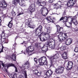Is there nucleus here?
Here are the masks:
<instances>
[{
  "label": "nucleus",
  "instance_id": "1",
  "mask_svg": "<svg viewBox=\"0 0 78 78\" xmlns=\"http://www.w3.org/2000/svg\"><path fill=\"white\" fill-rule=\"evenodd\" d=\"M38 37H39L40 40L41 42H45L47 40H49L51 39V36L48 33H46L44 32H43L39 35H38Z\"/></svg>",
  "mask_w": 78,
  "mask_h": 78
},
{
  "label": "nucleus",
  "instance_id": "2",
  "mask_svg": "<svg viewBox=\"0 0 78 78\" xmlns=\"http://www.w3.org/2000/svg\"><path fill=\"white\" fill-rule=\"evenodd\" d=\"M58 56H59V53H57L53 56L48 57V58L50 60V67H54V65L56 63V62L57 61L56 59L58 58Z\"/></svg>",
  "mask_w": 78,
  "mask_h": 78
},
{
  "label": "nucleus",
  "instance_id": "3",
  "mask_svg": "<svg viewBox=\"0 0 78 78\" xmlns=\"http://www.w3.org/2000/svg\"><path fill=\"white\" fill-rule=\"evenodd\" d=\"M67 38V33H60L58 36V40L60 42H62Z\"/></svg>",
  "mask_w": 78,
  "mask_h": 78
},
{
  "label": "nucleus",
  "instance_id": "4",
  "mask_svg": "<svg viewBox=\"0 0 78 78\" xmlns=\"http://www.w3.org/2000/svg\"><path fill=\"white\" fill-rule=\"evenodd\" d=\"M53 41V39L51 38L50 40L47 42V45L48 46L49 48H51V49H54L55 45H56V41Z\"/></svg>",
  "mask_w": 78,
  "mask_h": 78
},
{
  "label": "nucleus",
  "instance_id": "5",
  "mask_svg": "<svg viewBox=\"0 0 78 78\" xmlns=\"http://www.w3.org/2000/svg\"><path fill=\"white\" fill-rule=\"evenodd\" d=\"M48 46L46 44V45L44 46L42 48L41 47V46H40L38 48V51L39 53H46V51L48 50Z\"/></svg>",
  "mask_w": 78,
  "mask_h": 78
},
{
  "label": "nucleus",
  "instance_id": "6",
  "mask_svg": "<svg viewBox=\"0 0 78 78\" xmlns=\"http://www.w3.org/2000/svg\"><path fill=\"white\" fill-rule=\"evenodd\" d=\"M77 0H69L67 2L66 5H67L68 7L70 8L72 7V6L75 5L76 2Z\"/></svg>",
  "mask_w": 78,
  "mask_h": 78
},
{
  "label": "nucleus",
  "instance_id": "7",
  "mask_svg": "<svg viewBox=\"0 0 78 78\" xmlns=\"http://www.w3.org/2000/svg\"><path fill=\"white\" fill-rule=\"evenodd\" d=\"M64 68L62 66H59L58 67L55 69V72L58 74H61L64 72Z\"/></svg>",
  "mask_w": 78,
  "mask_h": 78
},
{
  "label": "nucleus",
  "instance_id": "8",
  "mask_svg": "<svg viewBox=\"0 0 78 78\" xmlns=\"http://www.w3.org/2000/svg\"><path fill=\"white\" fill-rule=\"evenodd\" d=\"M18 3H19V5L23 6V3L22 2V0H13L12 1V4L15 6H17Z\"/></svg>",
  "mask_w": 78,
  "mask_h": 78
},
{
  "label": "nucleus",
  "instance_id": "9",
  "mask_svg": "<svg viewBox=\"0 0 78 78\" xmlns=\"http://www.w3.org/2000/svg\"><path fill=\"white\" fill-rule=\"evenodd\" d=\"M22 66L23 67L24 69H22V70L23 71V72H23V70L24 69H29L30 68V63L29 62H28V61H27V62H25L22 64Z\"/></svg>",
  "mask_w": 78,
  "mask_h": 78
},
{
  "label": "nucleus",
  "instance_id": "10",
  "mask_svg": "<svg viewBox=\"0 0 78 78\" xmlns=\"http://www.w3.org/2000/svg\"><path fill=\"white\" fill-rule=\"evenodd\" d=\"M42 31V27L41 26H40L36 29L35 31V33L36 34V36H38V34L39 33L41 34Z\"/></svg>",
  "mask_w": 78,
  "mask_h": 78
},
{
  "label": "nucleus",
  "instance_id": "11",
  "mask_svg": "<svg viewBox=\"0 0 78 78\" xmlns=\"http://www.w3.org/2000/svg\"><path fill=\"white\" fill-rule=\"evenodd\" d=\"M33 50H34V47L33 46H29L26 49L27 52L30 55H32V54H31V52L33 51Z\"/></svg>",
  "mask_w": 78,
  "mask_h": 78
},
{
  "label": "nucleus",
  "instance_id": "12",
  "mask_svg": "<svg viewBox=\"0 0 78 78\" xmlns=\"http://www.w3.org/2000/svg\"><path fill=\"white\" fill-rule=\"evenodd\" d=\"M36 6L35 4H32L30 5L29 8V11L30 13L34 12L35 11V6Z\"/></svg>",
  "mask_w": 78,
  "mask_h": 78
},
{
  "label": "nucleus",
  "instance_id": "13",
  "mask_svg": "<svg viewBox=\"0 0 78 78\" xmlns=\"http://www.w3.org/2000/svg\"><path fill=\"white\" fill-rule=\"evenodd\" d=\"M37 3L39 6L44 7V6L46 5L47 2L45 1H41V0H38L37 2Z\"/></svg>",
  "mask_w": 78,
  "mask_h": 78
},
{
  "label": "nucleus",
  "instance_id": "14",
  "mask_svg": "<svg viewBox=\"0 0 78 78\" xmlns=\"http://www.w3.org/2000/svg\"><path fill=\"white\" fill-rule=\"evenodd\" d=\"M70 17V16L68 17L67 16H65L64 17H62L59 20L60 21H61V20H63V22H64V23H66V22L68 21V20H69V19H71V18Z\"/></svg>",
  "mask_w": 78,
  "mask_h": 78
},
{
  "label": "nucleus",
  "instance_id": "15",
  "mask_svg": "<svg viewBox=\"0 0 78 78\" xmlns=\"http://www.w3.org/2000/svg\"><path fill=\"white\" fill-rule=\"evenodd\" d=\"M73 67V62H68V66H67L66 69L67 70H71Z\"/></svg>",
  "mask_w": 78,
  "mask_h": 78
},
{
  "label": "nucleus",
  "instance_id": "16",
  "mask_svg": "<svg viewBox=\"0 0 78 78\" xmlns=\"http://www.w3.org/2000/svg\"><path fill=\"white\" fill-rule=\"evenodd\" d=\"M53 73V72L51 69L47 70L46 71V73L45 74V75L47 76H51Z\"/></svg>",
  "mask_w": 78,
  "mask_h": 78
},
{
  "label": "nucleus",
  "instance_id": "17",
  "mask_svg": "<svg viewBox=\"0 0 78 78\" xmlns=\"http://www.w3.org/2000/svg\"><path fill=\"white\" fill-rule=\"evenodd\" d=\"M66 41V45H69L72 43L73 40L72 38H67L65 40Z\"/></svg>",
  "mask_w": 78,
  "mask_h": 78
},
{
  "label": "nucleus",
  "instance_id": "18",
  "mask_svg": "<svg viewBox=\"0 0 78 78\" xmlns=\"http://www.w3.org/2000/svg\"><path fill=\"white\" fill-rule=\"evenodd\" d=\"M33 72L34 73L35 75L37 76L38 77L40 76L41 75V73H42L41 72H38V70H37V69L34 70Z\"/></svg>",
  "mask_w": 78,
  "mask_h": 78
},
{
  "label": "nucleus",
  "instance_id": "19",
  "mask_svg": "<svg viewBox=\"0 0 78 78\" xmlns=\"http://www.w3.org/2000/svg\"><path fill=\"white\" fill-rule=\"evenodd\" d=\"M7 68L9 67H14L15 69L16 72H17V69L16 66H15V65L13 63H11V64H8L7 65Z\"/></svg>",
  "mask_w": 78,
  "mask_h": 78
},
{
  "label": "nucleus",
  "instance_id": "20",
  "mask_svg": "<svg viewBox=\"0 0 78 78\" xmlns=\"http://www.w3.org/2000/svg\"><path fill=\"white\" fill-rule=\"evenodd\" d=\"M42 10L43 11H44V12H45L46 16L48 14V12H49V11L48 10V9H47V8L46 7H43L41 9V10Z\"/></svg>",
  "mask_w": 78,
  "mask_h": 78
},
{
  "label": "nucleus",
  "instance_id": "21",
  "mask_svg": "<svg viewBox=\"0 0 78 78\" xmlns=\"http://www.w3.org/2000/svg\"><path fill=\"white\" fill-rule=\"evenodd\" d=\"M46 57H43L38 59V61L39 62L41 66V64H42L43 61L44 60H46Z\"/></svg>",
  "mask_w": 78,
  "mask_h": 78
},
{
  "label": "nucleus",
  "instance_id": "22",
  "mask_svg": "<svg viewBox=\"0 0 78 78\" xmlns=\"http://www.w3.org/2000/svg\"><path fill=\"white\" fill-rule=\"evenodd\" d=\"M7 3L4 2L3 3H1L0 4V7L2 8H6V6H7Z\"/></svg>",
  "mask_w": 78,
  "mask_h": 78
},
{
  "label": "nucleus",
  "instance_id": "23",
  "mask_svg": "<svg viewBox=\"0 0 78 78\" xmlns=\"http://www.w3.org/2000/svg\"><path fill=\"white\" fill-rule=\"evenodd\" d=\"M1 65H2V66H3V67H5V72L7 73H8V70H7V69H6V68H7V69H8V68H7V65H7L6 66H5V64H4V63H3V62H1Z\"/></svg>",
  "mask_w": 78,
  "mask_h": 78
},
{
  "label": "nucleus",
  "instance_id": "24",
  "mask_svg": "<svg viewBox=\"0 0 78 78\" xmlns=\"http://www.w3.org/2000/svg\"><path fill=\"white\" fill-rule=\"evenodd\" d=\"M25 24V27L26 28H28V27H29V28H31V26L30 25V23L29 21H28L27 23H26Z\"/></svg>",
  "mask_w": 78,
  "mask_h": 78
},
{
  "label": "nucleus",
  "instance_id": "25",
  "mask_svg": "<svg viewBox=\"0 0 78 78\" xmlns=\"http://www.w3.org/2000/svg\"><path fill=\"white\" fill-rule=\"evenodd\" d=\"M62 56L64 59H67V53H66V52H64L62 54Z\"/></svg>",
  "mask_w": 78,
  "mask_h": 78
},
{
  "label": "nucleus",
  "instance_id": "26",
  "mask_svg": "<svg viewBox=\"0 0 78 78\" xmlns=\"http://www.w3.org/2000/svg\"><path fill=\"white\" fill-rule=\"evenodd\" d=\"M15 54H13L12 55V57H11L10 58L12 59V61H16V56Z\"/></svg>",
  "mask_w": 78,
  "mask_h": 78
},
{
  "label": "nucleus",
  "instance_id": "27",
  "mask_svg": "<svg viewBox=\"0 0 78 78\" xmlns=\"http://www.w3.org/2000/svg\"><path fill=\"white\" fill-rule=\"evenodd\" d=\"M41 66H45L48 64L47 61V58L46 57V60H44L42 62V63H41Z\"/></svg>",
  "mask_w": 78,
  "mask_h": 78
},
{
  "label": "nucleus",
  "instance_id": "28",
  "mask_svg": "<svg viewBox=\"0 0 78 78\" xmlns=\"http://www.w3.org/2000/svg\"><path fill=\"white\" fill-rule=\"evenodd\" d=\"M75 20V19H73V18H72L71 19V21L70 22H69V26H67V27H68L69 28H70V27H72V22H73V21L74 20Z\"/></svg>",
  "mask_w": 78,
  "mask_h": 78
},
{
  "label": "nucleus",
  "instance_id": "29",
  "mask_svg": "<svg viewBox=\"0 0 78 78\" xmlns=\"http://www.w3.org/2000/svg\"><path fill=\"white\" fill-rule=\"evenodd\" d=\"M57 31L56 32V34L58 33H60V31L61 30V27L59 26H57Z\"/></svg>",
  "mask_w": 78,
  "mask_h": 78
},
{
  "label": "nucleus",
  "instance_id": "30",
  "mask_svg": "<svg viewBox=\"0 0 78 78\" xmlns=\"http://www.w3.org/2000/svg\"><path fill=\"white\" fill-rule=\"evenodd\" d=\"M8 27L10 28H12V20H11V21L9 22V23L8 24Z\"/></svg>",
  "mask_w": 78,
  "mask_h": 78
},
{
  "label": "nucleus",
  "instance_id": "31",
  "mask_svg": "<svg viewBox=\"0 0 78 78\" xmlns=\"http://www.w3.org/2000/svg\"><path fill=\"white\" fill-rule=\"evenodd\" d=\"M43 10H41L40 12L41 13V14H42L43 16H44V17H45L46 16V13H45V12L44 11H43Z\"/></svg>",
  "mask_w": 78,
  "mask_h": 78
},
{
  "label": "nucleus",
  "instance_id": "32",
  "mask_svg": "<svg viewBox=\"0 0 78 78\" xmlns=\"http://www.w3.org/2000/svg\"><path fill=\"white\" fill-rule=\"evenodd\" d=\"M46 19L47 20H48V21H50V22H52V23H54V22H55V21L51 19H50V17H48V18L47 17L46 18Z\"/></svg>",
  "mask_w": 78,
  "mask_h": 78
},
{
  "label": "nucleus",
  "instance_id": "33",
  "mask_svg": "<svg viewBox=\"0 0 78 78\" xmlns=\"http://www.w3.org/2000/svg\"><path fill=\"white\" fill-rule=\"evenodd\" d=\"M47 33H50L51 31V30L50 27H48L47 28Z\"/></svg>",
  "mask_w": 78,
  "mask_h": 78
},
{
  "label": "nucleus",
  "instance_id": "34",
  "mask_svg": "<svg viewBox=\"0 0 78 78\" xmlns=\"http://www.w3.org/2000/svg\"><path fill=\"white\" fill-rule=\"evenodd\" d=\"M77 44L78 45V41L77 42ZM74 51L76 53L78 52V47H76L75 48Z\"/></svg>",
  "mask_w": 78,
  "mask_h": 78
},
{
  "label": "nucleus",
  "instance_id": "35",
  "mask_svg": "<svg viewBox=\"0 0 78 78\" xmlns=\"http://www.w3.org/2000/svg\"><path fill=\"white\" fill-rule=\"evenodd\" d=\"M24 73L25 78H27V71L25 70V69L23 70Z\"/></svg>",
  "mask_w": 78,
  "mask_h": 78
},
{
  "label": "nucleus",
  "instance_id": "36",
  "mask_svg": "<svg viewBox=\"0 0 78 78\" xmlns=\"http://www.w3.org/2000/svg\"><path fill=\"white\" fill-rule=\"evenodd\" d=\"M6 38H2L1 40V43H3V42H5V41H6Z\"/></svg>",
  "mask_w": 78,
  "mask_h": 78
},
{
  "label": "nucleus",
  "instance_id": "37",
  "mask_svg": "<svg viewBox=\"0 0 78 78\" xmlns=\"http://www.w3.org/2000/svg\"><path fill=\"white\" fill-rule=\"evenodd\" d=\"M11 13L12 16H13V17H14V16H15L16 15V12H14V10H12V11Z\"/></svg>",
  "mask_w": 78,
  "mask_h": 78
},
{
  "label": "nucleus",
  "instance_id": "38",
  "mask_svg": "<svg viewBox=\"0 0 78 78\" xmlns=\"http://www.w3.org/2000/svg\"><path fill=\"white\" fill-rule=\"evenodd\" d=\"M73 23L75 25H77L78 23L77 22V20H74L73 21Z\"/></svg>",
  "mask_w": 78,
  "mask_h": 78
},
{
  "label": "nucleus",
  "instance_id": "39",
  "mask_svg": "<svg viewBox=\"0 0 78 78\" xmlns=\"http://www.w3.org/2000/svg\"><path fill=\"white\" fill-rule=\"evenodd\" d=\"M5 32L3 31L2 33L1 34V36L2 37H6L5 34Z\"/></svg>",
  "mask_w": 78,
  "mask_h": 78
},
{
  "label": "nucleus",
  "instance_id": "40",
  "mask_svg": "<svg viewBox=\"0 0 78 78\" xmlns=\"http://www.w3.org/2000/svg\"><path fill=\"white\" fill-rule=\"evenodd\" d=\"M66 49V47L65 46H62L60 47V50L62 51H63L64 50H65Z\"/></svg>",
  "mask_w": 78,
  "mask_h": 78
},
{
  "label": "nucleus",
  "instance_id": "41",
  "mask_svg": "<svg viewBox=\"0 0 78 78\" xmlns=\"http://www.w3.org/2000/svg\"><path fill=\"white\" fill-rule=\"evenodd\" d=\"M34 60L36 64H37V59L36 58H34Z\"/></svg>",
  "mask_w": 78,
  "mask_h": 78
},
{
  "label": "nucleus",
  "instance_id": "42",
  "mask_svg": "<svg viewBox=\"0 0 78 78\" xmlns=\"http://www.w3.org/2000/svg\"><path fill=\"white\" fill-rule=\"evenodd\" d=\"M23 14V12H20L17 15V16H20V15H21L22 14Z\"/></svg>",
  "mask_w": 78,
  "mask_h": 78
},
{
  "label": "nucleus",
  "instance_id": "43",
  "mask_svg": "<svg viewBox=\"0 0 78 78\" xmlns=\"http://www.w3.org/2000/svg\"><path fill=\"white\" fill-rule=\"evenodd\" d=\"M55 1V0H48V2L50 3H53Z\"/></svg>",
  "mask_w": 78,
  "mask_h": 78
},
{
  "label": "nucleus",
  "instance_id": "44",
  "mask_svg": "<svg viewBox=\"0 0 78 78\" xmlns=\"http://www.w3.org/2000/svg\"><path fill=\"white\" fill-rule=\"evenodd\" d=\"M10 77V78H15V77L13 74H11Z\"/></svg>",
  "mask_w": 78,
  "mask_h": 78
},
{
  "label": "nucleus",
  "instance_id": "45",
  "mask_svg": "<svg viewBox=\"0 0 78 78\" xmlns=\"http://www.w3.org/2000/svg\"><path fill=\"white\" fill-rule=\"evenodd\" d=\"M35 45L36 47H37V49H38V50H39V47L40 46H38V44H35Z\"/></svg>",
  "mask_w": 78,
  "mask_h": 78
},
{
  "label": "nucleus",
  "instance_id": "46",
  "mask_svg": "<svg viewBox=\"0 0 78 78\" xmlns=\"http://www.w3.org/2000/svg\"><path fill=\"white\" fill-rule=\"evenodd\" d=\"M58 3H56L54 4V6H55V7H56L57 8H58Z\"/></svg>",
  "mask_w": 78,
  "mask_h": 78
},
{
  "label": "nucleus",
  "instance_id": "47",
  "mask_svg": "<svg viewBox=\"0 0 78 78\" xmlns=\"http://www.w3.org/2000/svg\"><path fill=\"white\" fill-rule=\"evenodd\" d=\"M1 22H2V18L0 17V26L2 25V24H0Z\"/></svg>",
  "mask_w": 78,
  "mask_h": 78
},
{
  "label": "nucleus",
  "instance_id": "48",
  "mask_svg": "<svg viewBox=\"0 0 78 78\" xmlns=\"http://www.w3.org/2000/svg\"><path fill=\"white\" fill-rule=\"evenodd\" d=\"M14 76L15 77V76H16V73H14V74H13Z\"/></svg>",
  "mask_w": 78,
  "mask_h": 78
},
{
  "label": "nucleus",
  "instance_id": "49",
  "mask_svg": "<svg viewBox=\"0 0 78 78\" xmlns=\"http://www.w3.org/2000/svg\"><path fill=\"white\" fill-rule=\"evenodd\" d=\"M66 15V12H65V11L63 13V16H64Z\"/></svg>",
  "mask_w": 78,
  "mask_h": 78
},
{
  "label": "nucleus",
  "instance_id": "50",
  "mask_svg": "<svg viewBox=\"0 0 78 78\" xmlns=\"http://www.w3.org/2000/svg\"><path fill=\"white\" fill-rule=\"evenodd\" d=\"M75 31H78V29H76L75 30Z\"/></svg>",
  "mask_w": 78,
  "mask_h": 78
},
{
  "label": "nucleus",
  "instance_id": "51",
  "mask_svg": "<svg viewBox=\"0 0 78 78\" xmlns=\"http://www.w3.org/2000/svg\"><path fill=\"white\" fill-rule=\"evenodd\" d=\"M16 43H15L13 45V46H14V47H16Z\"/></svg>",
  "mask_w": 78,
  "mask_h": 78
},
{
  "label": "nucleus",
  "instance_id": "52",
  "mask_svg": "<svg viewBox=\"0 0 78 78\" xmlns=\"http://www.w3.org/2000/svg\"><path fill=\"white\" fill-rule=\"evenodd\" d=\"M2 61H0V68H1V64L0 63V62L1 63V62H2Z\"/></svg>",
  "mask_w": 78,
  "mask_h": 78
},
{
  "label": "nucleus",
  "instance_id": "53",
  "mask_svg": "<svg viewBox=\"0 0 78 78\" xmlns=\"http://www.w3.org/2000/svg\"><path fill=\"white\" fill-rule=\"evenodd\" d=\"M25 41H23V43H21V44H25Z\"/></svg>",
  "mask_w": 78,
  "mask_h": 78
},
{
  "label": "nucleus",
  "instance_id": "54",
  "mask_svg": "<svg viewBox=\"0 0 78 78\" xmlns=\"http://www.w3.org/2000/svg\"><path fill=\"white\" fill-rule=\"evenodd\" d=\"M11 19H12H12H14V18L12 17H11Z\"/></svg>",
  "mask_w": 78,
  "mask_h": 78
},
{
  "label": "nucleus",
  "instance_id": "55",
  "mask_svg": "<svg viewBox=\"0 0 78 78\" xmlns=\"http://www.w3.org/2000/svg\"><path fill=\"white\" fill-rule=\"evenodd\" d=\"M17 38H18L17 36H16V37L15 38V40H16V39H17Z\"/></svg>",
  "mask_w": 78,
  "mask_h": 78
},
{
  "label": "nucleus",
  "instance_id": "56",
  "mask_svg": "<svg viewBox=\"0 0 78 78\" xmlns=\"http://www.w3.org/2000/svg\"><path fill=\"white\" fill-rule=\"evenodd\" d=\"M4 43H5V44H8V42H4Z\"/></svg>",
  "mask_w": 78,
  "mask_h": 78
},
{
  "label": "nucleus",
  "instance_id": "57",
  "mask_svg": "<svg viewBox=\"0 0 78 78\" xmlns=\"http://www.w3.org/2000/svg\"><path fill=\"white\" fill-rule=\"evenodd\" d=\"M25 34H28V33H27L26 32Z\"/></svg>",
  "mask_w": 78,
  "mask_h": 78
},
{
  "label": "nucleus",
  "instance_id": "58",
  "mask_svg": "<svg viewBox=\"0 0 78 78\" xmlns=\"http://www.w3.org/2000/svg\"><path fill=\"white\" fill-rule=\"evenodd\" d=\"M52 37H53V34H52Z\"/></svg>",
  "mask_w": 78,
  "mask_h": 78
},
{
  "label": "nucleus",
  "instance_id": "59",
  "mask_svg": "<svg viewBox=\"0 0 78 78\" xmlns=\"http://www.w3.org/2000/svg\"><path fill=\"white\" fill-rule=\"evenodd\" d=\"M58 2H60V3H61V2L60 1H59Z\"/></svg>",
  "mask_w": 78,
  "mask_h": 78
},
{
  "label": "nucleus",
  "instance_id": "60",
  "mask_svg": "<svg viewBox=\"0 0 78 78\" xmlns=\"http://www.w3.org/2000/svg\"><path fill=\"white\" fill-rule=\"evenodd\" d=\"M21 52H23V51H21Z\"/></svg>",
  "mask_w": 78,
  "mask_h": 78
},
{
  "label": "nucleus",
  "instance_id": "61",
  "mask_svg": "<svg viewBox=\"0 0 78 78\" xmlns=\"http://www.w3.org/2000/svg\"><path fill=\"white\" fill-rule=\"evenodd\" d=\"M24 54H25V53H24Z\"/></svg>",
  "mask_w": 78,
  "mask_h": 78
},
{
  "label": "nucleus",
  "instance_id": "62",
  "mask_svg": "<svg viewBox=\"0 0 78 78\" xmlns=\"http://www.w3.org/2000/svg\"><path fill=\"white\" fill-rule=\"evenodd\" d=\"M77 62H78V60H77Z\"/></svg>",
  "mask_w": 78,
  "mask_h": 78
},
{
  "label": "nucleus",
  "instance_id": "63",
  "mask_svg": "<svg viewBox=\"0 0 78 78\" xmlns=\"http://www.w3.org/2000/svg\"><path fill=\"white\" fill-rule=\"evenodd\" d=\"M74 55H75V54H74Z\"/></svg>",
  "mask_w": 78,
  "mask_h": 78
},
{
  "label": "nucleus",
  "instance_id": "64",
  "mask_svg": "<svg viewBox=\"0 0 78 78\" xmlns=\"http://www.w3.org/2000/svg\"><path fill=\"white\" fill-rule=\"evenodd\" d=\"M4 77H5V76H4Z\"/></svg>",
  "mask_w": 78,
  "mask_h": 78
}]
</instances>
